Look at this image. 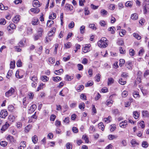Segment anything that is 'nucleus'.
I'll return each mask as SVG.
<instances>
[{
  "instance_id": "f257e3e1",
  "label": "nucleus",
  "mask_w": 149,
  "mask_h": 149,
  "mask_svg": "<svg viewBox=\"0 0 149 149\" xmlns=\"http://www.w3.org/2000/svg\"><path fill=\"white\" fill-rule=\"evenodd\" d=\"M108 40L106 38H102L98 42V45L99 47L102 48H105L108 45Z\"/></svg>"
},
{
  "instance_id": "f03ea898",
  "label": "nucleus",
  "mask_w": 149,
  "mask_h": 149,
  "mask_svg": "<svg viewBox=\"0 0 149 149\" xmlns=\"http://www.w3.org/2000/svg\"><path fill=\"white\" fill-rule=\"evenodd\" d=\"M15 92V89L12 87H11L8 91L6 93L5 95L6 97H9L13 94Z\"/></svg>"
},
{
  "instance_id": "7ed1b4c3",
  "label": "nucleus",
  "mask_w": 149,
  "mask_h": 149,
  "mask_svg": "<svg viewBox=\"0 0 149 149\" xmlns=\"http://www.w3.org/2000/svg\"><path fill=\"white\" fill-rule=\"evenodd\" d=\"M144 5H145L144 13L146 14L147 12V10H148L149 8L148 0H145L144 2Z\"/></svg>"
},
{
  "instance_id": "20e7f679",
  "label": "nucleus",
  "mask_w": 149,
  "mask_h": 149,
  "mask_svg": "<svg viewBox=\"0 0 149 149\" xmlns=\"http://www.w3.org/2000/svg\"><path fill=\"white\" fill-rule=\"evenodd\" d=\"M91 45L90 44L86 45L83 48V52L84 53H86L89 52L90 50V47Z\"/></svg>"
},
{
  "instance_id": "39448f33",
  "label": "nucleus",
  "mask_w": 149,
  "mask_h": 149,
  "mask_svg": "<svg viewBox=\"0 0 149 149\" xmlns=\"http://www.w3.org/2000/svg\"><path fill=\"white\" fill-rule=\"evenodd\" d=\"M8 115V113L7 111L5 110H1L0 113V117L2 118H5Z\"/></svg>"
},
{
  "instance_id": "423d86ee",
  "label": "nucleus",
  "mask_w": 149,
  "mask_h": 149,
  "mask_svg": "<svg viewBox=\"0 0 149 149\" xmlns=\"http://www.w3.org/2000/svg\"><path fill=\"white\" fill-rule=\"evenodd\" d=\"M32 4L34 7H40L41 4L40 3L39 1L38 0H35L33 1Z\"/></svg>"
},
{
  "instance_id": "0eeeda50",
  "label": "nucleus",
  "mask_w": 149,
  "mask_h": 149,
  "mask_svg": "<svg viewBox=\"0 0 149 149\" xmlns=\"http://www.w3.org/2000/svg\"><path fill=\"white\" fill-rule=\"evenodd\" d=\"M20 19V16L19 15H16L13 19V22L15 23H18Z\"/></svg>"
},
{
  "instance_id": "6e6552de",
  "label": "nucleus",
  "mask_w": 149,
  "mask_h": 149,
  "mask_svg": "<svg viewBox=\"0 0 149 149\" xmlns=\"http://www.w3.org/2000/svg\"><path fill=\"white\" fill-rule=\"evenodd\" d=\"M15 117L13 115H11L9 116L8 118V121L10 123H11L15 120Z\"/></svg>"
},
{
  "instance_id": "1a4fd4ad",
  "label": "nucleus",
  "mask_w": 149,
  "mask_h": 149,
  "mask_svg": "<svg viewBox=\"0 0 149 149\" xmlns=\"http://www.w3.org/2000/svg\"><path fill=\"white\" fill-rule=\"evenodd\" d=\"M36 106L35 104L32 105L29 109V113H30L34 112L36 108Z\"/></svg>"
},
{
  "instance_id": "9d476101",
  "label": "nucleus",
  "mask_w": 149,
  "mask_h": 149,
  "mask_svg": "<svg viewBox=\"0 0 149 149\" xmlns=\"http://www.w3.org/2000/svg\"><path fill=\"white\" fill-rule=\"evenodd\" d=\"M29 79L31 82H38V79L37 76L31 75L29 77Z\"/></svg>"
},
{
  "instance_id": "9b49d317",
  "label": "nucleus",
  "mask_w": 149,
  "mask_h": 149,
  "mask_svg": "<svg viewBox=\"0 0 149 149\" xmlns=\"http://www.w3.org/2000/svg\"><path fill=\"white\" fill-rule=\"evenodd\" d=\"M39 23V20L36 17L33 18L31 22L32 24L33 25H37Z\"/></svg>"
},
{
  "instance_id": "f8f14e48",
  "label": "nucleus",
  "mask_w": 149,
  "mask_h": 149,
  "mask_svg": "<svg viewBox=\"0 0 149 149\" xmlns=\"http://www.w3.org/2000/svg\"><path fill=\"white\" fill-rule=\"evenodd\" d=\"M6 139L7 140H9L10 142L12 143H15V140L13 137L10 135H8L6 137Z\"/></svg>"
},
{
  "instance_id": "ddd939ff",
  "label": "nucleus",
  "mask_w": 149,
  "mask_h": 149,
  "mask_svg": "<svg viewBox=\"0 0 149 149\" xmlns=\"http://www.w3.org/2000/svg\"><path fill=\"white\" fill-rule=\"evenodd\" d=\"M10 125L8 122H6L5 124L3 126L1 129V130L2 131H5L9 127Z\"/></svg>"
},
{
  "instance_id": "4468645a",
  "label": "nucleus",
  "mask_w": 149,
  "mask_h": 149,
  "mask_svg": "<svg viewBox=\"0 0 149 149\" xmlns=\"http://www.w3.org/2000/svg\"><path fill=\"white\" fill-rule=\"evenodd\" d=\"M127 121L126 120L123 121L120 123L119 124V126L123 128H125L126 126Z\"/></svg>"
},
{
  "instance_id": "2eb2a0df",
  "label": "nucleus",
  "mask_w": 149,
  "mask_h": 149,
  "mask_svg": "<svg viewBox=\"0 0 149 149\" xmlns=\"http://www.w3.org/2000/svg\"><path fill=\"white\" fill-rule=\"evenodd\" d=\"M56 31V29L53 28L49 32L48 34V36L49 37H51L53 36V35L54 33Z\"/></svg>"
},
{
  "instance_id": "dca6fc26",
  "label": "nucleus",
  "mask_w": 149,
  "mask_h": 149,
  "mask_svg": "<svg viewBox=\"0 0 149 149\" xmlns=\"http://www.w3.org/2000/svg\"><path fill=\"white\" fill-rule=\"evenodd\" d=\"M138 18V15L137 13H134L131 15V18L134 20L137 19Z\"/></svg>"
},
{
  "instance_id": "f3484780",
  "label": "nucleus",
  "mask_w": 149,
  "mask_h": 149,
  "mask_svg": "<svg viewBox=\"0 0 149 149\" xmlns=\"http://www.w3.org/2000/svg\"><path fill=\"white\" fill-rule=\"evenodd\" d=\"M16 28L15 25L13 23L10 24L9 26L7 27V29L8 31H10V29H14Z\"/></svg>"
},
{
  "instance_id": "a211bd4d",
  "label": "nucleus",
  "mask_w": 149,
  "mask_h": 149,
  "mask_svg": "<svg viewBox=\"0 0 149 149\" xmlns=\"http://www.w3.org/2000/svg\"><path fill=\"white\" fill-rule=\"evenodd\" d=\"M118 137V136L117 135L110 134L109 135L108 138L109 140H112L113 139H117Z\"/></svg>"
},
{
  "instance_id": "6ab92c4d",
  "label": "nucleus",
  "mask_w": 149,
  "mask_h": 149,
  "mask_svg": "<svg viewBox=\"0 0 149 149\" xmlns=\"http://www.w3.org/2000/svg\"><path fill=\"white\" fill-rule=\"evenodd\" d=\"M65 8L68 10H70L71 11L72 10V6L69 4H66L65 6Z\"/></svg>"
},
{
  "instance_id": "aec40b11",
  "label": "nucleus",
  "mask_w": 149,
  "mask_h": 149,
  "mask_svg": "<svg viewBox=\"0 0 149 149\" xmlns=\"http://www.w3.org/2000/svg\"><path fill=\"white\" fill-rule=\"evenodd\" d=\"M119 82L120 84L124 85L126 83V81L125 79H123L122 78H121L119 79Z\"/></svg>"
},
{
  "instance_id": "412c9836",
  "label": "nucleus",
  "mask_w": 149,
  "mask_h": 149,
  "mask_svg": "<svg viewBox=\"0 0 149 149\" xmlns=\"http://www.w3.org/2000/svg\"><path fill=\"white\" fill-rule=\"evenodd\" d=\"M31 10L32 12L34 13H38L40 12V9L37 8H33L31 9Z\"/></svg>"
},
{
  "instance_id": "4be33fe9",
  "label": "nucleus",
  "mask_w": 149,
  "mask_h": 149,
  "mask_svg": "<svg viewBox=\"0 0 149 149\" xmlns=\"http://www.w3.org/2000/svg\"><path fill=\"white\" fill-rule=\"evenodd\" d=\"M32 140L34 143L35 144L36 143L38 140V138L37 136L36 135H35L34 136L32 137Z\"/></svg>"
},
{
  "instance_id": "5701e85b",
  "label": "nucleus",
  "mask_w": 149,
  "mask_h": 149,
  "mask_svg": "<svg viewBox=\"0 0 149 149\" xmlns=\"http://www.w3.org/2000/svg\"><path fill=\"white\" fill-rule=\"evenodd\" d=\"M133 115L135 119H137L139 116V113L137 111H134L133 113Z\"/></svg>"
},
{
  "instance_id": "b1692460",
  "label": "nucleus",
  "mask_w": 149,
  "mask_h": 149,
  "mask_svg": "<svg viewBox=\"0 0 149 149\" xmlns=\"http://www.w3.org/2000/svg\"><path fill=\"white\" fill-rule=\"evenodd\" d=\"M114 81V80L111 77L109 78L108 79V85H110L113 84Z\"/></svg>"
},
{
  "instance_id": "393cba45",
  "label": "nucleus",
  "mask_w": 149,
  "mask_h": 149,
  "mask_svg": "<svg viewBox=\"0 0 149 149\" xmlns=\"http://www.w3.org/2000/svg\"><path fill=\"white\" fill-rule=\"evenodd\" d=\"M101 15L103 16L107 15L108 14L107 11L104 9H102L100 12Z\"/></svg>"
},
{
  "instance_id": "a878e982",
  "label": "nucleus",
  "mask_w": 149,
  "mask_h": 149,
  "mask_svg": "<svg viewBox=\"0 0 149 149\" xmlns=\"http://www.w3.org/2000/svg\"><path fill=\"white\" fill-rule=\"evenodd\" d=\"M43 29L41 28H39L37 30V34L39 35L42 36V33L43 32Z\"/></svg>"
},
{
  "instance_id": "bb28decb",
  "label": "nucleus",
  "mask_w": 149,
  "mask_h": 149,
  "mask_svg": "<svg viewBox=\"0 0 149 149\" xmlns=\"http://www.w3.org/2000/svg\"><path fill=\"white\" fill-rule=\"evenodd\" d=\"M63 72V69H61L58 70H56L55 71V73L56 75H59L62 74Z\"/></svg>"
},
{
  "instance_id": "cd10ccee",
  "label": "nucleus",
  "mask_w": 149,
  "mask_h": 149,
  "mask_svg": "<svg viewBox=\"0 0 149 149\" xmlns=\"http://www.w3.org/2000/svg\"><path fill=\"white\" fill-rule=\"evenodd\" d=\"M115 30V29L113 26L111 27L108 29V31H110L111 34H114V33Z\"/></svg>"
},
{
  "instance_id": "c85d7f7f",
  "label": "nucleus",
  "mask_w": 149,
  "mask_h": 149,
  "mask_svg": "<svg viewBox=\"0 0 149 149\" xmlns=\"http://www.w3.org/2000/svg\"><path fill=\"white\" fill-rule=\"evenodd\" d=\"M53 80L56 82H58L60 81L61 79V78L59 77H53L52 78Z\"/></svg>"
},
{
  "instance_id": "c756f323",
  "label": "nucleus",
  "mask_w": 149,
  "mask_h": 149,
  "mask_svg": "<svg viewBox=\"0 0 149 149\" xmlns=\"http://www.w3.org/2000/svg\"><path fill=\"white\" fill-rule=\"evenodd\" d=\"M8 6H5L2 3H0V9L2 10H7L8 9Z\"/></svg>"
},
{
  "instance_id": "7c9ffc66",
  "label": "nucleus",
  "mask_w": 149,
  "mask_h": 149,
  "mask_svg": "<svg viewBox=\"0 0 149 149\" xmlns=\"http://www.w3.org/2000/svg\"><path fill=\"white\" fill-rule=\"evenodd\" d=\"M31 127L32 126L30 125L27 126L25 128V132L26 133L28 132L31 128Z\"/></svg>"
},
{
  "instance_id": "2f4dec72",
  "label": "nucleus",
  "mask_w": 149,
  "mask_h": 149,
  "mask_svg": "<svg viewBox=\"0 0 149 149\" xmlns=\"http://www.w3.org/2000/svg\"><path fill=\"white\" fill-rule=\"evenodd\" d=\"M54 23V21L52 20H48L47 21V26L49 27H51Z\"/></svg>"
},
{
  "instance_id": "473e14b6",
  "label": "nucleus",
  "mask_w": 149,
  "mask_h": 149,
  "mask_svg": "<svg viewBox=\"0 0 149 149\" xmlns=\"http://www.w3.org/2000/svg\"><path fill=\"white\" fill-rule=\"evenodd\" d=\"M65 76V80L67 81H70L73 79V76H70L68 75H66Z\"/></svg>"
},
{
  "instance_id": "72a5a7b5",
  "label": "nucleus",
  "mask_w": 149,
  "mask_h": 149,
  "mask_svg": "<svg viewBox=\"0 0 149 149\" xmlns=\"http://www.w3.org/2000/svg\"><path fill=\"white\" fill-rule=\"evenodd\" d=\"M132 5V2L131 1H127L125 4V5L126 7H131Z\"/></svg>"
},
{
  "instance_id": "f704fd0d",
  "label": "nucleus",
  "mask_w": 149,
  "mask_h": 149,
  "mask_svg": "<svg viewBox=\"0 0 149 149\" xmlns=\"http://www.w3.org/2000/svg\"><path fill=\"white\" fill-rule=\"evenodd\" d=\"M24 40H21L18 44V45L20 47H23L24 46Z\"/></svg>"
},
{
  "instance_id": "c9c22d12",
  "label": "nucleus",
  "mask_w": 149,
  "mask_h": 149,
  "mask_svg": "<svg viewBox=\"0 0 149 149\" xmlns=\"http://www.w3.org/2000/svg\"><path fill=\"white\" fill-rule=\"evenodd\" d=\"M111 118V116H109L107 118H104V120L105 123H108L111 121L110 119Z\"/></svg>"
},
{
  "instance_id": "e433bc0d",
  "label": "nucleus",
  "mask_w": 149,
  "mask_h": 149,
  "mask_svg": "<svg viewBox=\"0 0 149 149\" xmlns=\"http://www.w3.org/2000/svg\"><path fill=\"white\" fill-rule=\"evenodd\" d=\"M98 126L99 129L103 131L104 130V126L102 123H100L98 124Z\"/></svg>"
},
{
  "instance_id": "4c0bfd02",
  "label": "nucleus",
  "mask_w": 149,
  "mask_h": 149,
  "mask_svg": "<svg viewBox=\"0 0 149 149\" xmlns=\"http://www.w3.org/2000/svg\"><path fill=\"white\" fill-rule=\"evenodd\" d=\"M93 84V81H89L85 84V86L86 87L92 86Z\"/></svg>"
},
{
  "instance_id": "58836bf2",
  "label": "nucleus",
  "mask_w": 149,
  "mask_h": 149,
  "mask_svg": "<svg viewBox=\"0 0 149 149\" xmlns=\"http://www.w3.org/2000/svg\"><path fill=\"white\" fill-rule=\"evenodd\" d=\"M84 88V86L82 85H81L79 86L77 88V91L78 92H80L81 90H83Z\"/></svg>"
},
{
  "instance_id": "ea45409f",
  "label": "nucleus",
  "mask_w": 149,
  "mask_h": 149,
  "mask_svg": "<svg viewBox=\"0 0 149 149\" xmlns=\"http://www.w3.org/2000/svg\"><path fill=\"white\" fill-rule=\"evenodd\" d=\"M133 95L134 97L135 98H139L140 97V95L137 92L134 91L133 93Z\"/></svg>"
},
{
  "instance_id": "a19ab883",
  "label": "nucleus",
  "mask_w": 149,
  "mask_h": 149,
  "mask_svg": "<svg viewBox=\"0 0 149 149\" xmlns=\"http://www.w3.org/2000/svg\"><path fill=\"white\" fill-rule=\"evenodd\" d=\"M56 14L55 13H53L52 14H51L49 17L50 19H53L56 17Z\"/></svg>"
},
{
  "instance_id": "79ce46f5",
  "label": "nucleus",
  "mask_w": 149,
  "mask_h": 149,
  "mask_svg": "<svg viewBox=\"0 0 149 149\" xmlns=\"http://www.w3.org/2000/svg\"><path fill=\"white\" fill-rule=\"evenodd\" d=\"M133 36L138 40H140L141 38V37L138 34L134 33L133 34Z\"/></svg>"
},
{
  "instance_id": "37998d69",
  "label": "nucleus",
  "mask_w": 149,
  "mask_h": 149,
  "mask_svg": "<svg viewBox=\"0 0 149 149\" xmlns=\"http://www.w3.org/2000/svg\"><path fill=\"white\" fill-rule=\"evenodd\" d=\"M131 143L133 146H135L136 145H138L139 144L134 139H132L131 141Z\"/></svg>"
},
{
  "instance_id": "c03bdc74",
  "label": "nucleus",
  "mask_w": 149,
  "mask_h": 149,
  "mask_svg": "<svg viewBox=\"0 0 149 149\" xmlns=\"http://www.w3.org/2000/svg\"><path fill=\"white\" fill-rule=\"evenodd\" d=\"M71 45V44L70 42H68L66 44H64V46L66 49L69 48Z\"/></svg>"
},
{
  "instance_id": "a18cd8bd",
  "label": "nucleus",
  "mask_w": 149,
  "mask_h": 149,
  "mask_svg": "<svg viewBox=\"0 0 149 149\" xmlns=\"http://www.w3.org/2000/svg\"><path fill=\"white\" fill-rule=\"evenodd\" d=\"M79 107L81 109H84L85 108V104L84 103H80L79 106Z\"/></svg>"
},
{
  "instance_id": "49530a36",
  "label": "nucleus",
  "mask_w": 149,
  "mask_h": 149,
  "mask_svg": "<svg viewBox=\"0 0 149 149\" xmlns=\"http://www.w3.org/2000/svg\"><path fill=\"white\" fill-rule=\"evenodd\" d=\"M143 115L144 117H148V111H143Z\"/></svg>"
},
{
  "instance_id": "de8ad7c7",
  "label": "nucleus",
  "mask_w": 149,
  "mask_h": 149,
  "mask_svg": "<svg viewBox=\"0 0 149 149\" xmlns=\"http://www.w3.org/2000/svg\"><path fill=\"white\" fill-rule=\"evenodd\" d=\"M95 80L97 82L99 81H100V75L99 74H96V76L95 77Z\"/></svg>"
},
{
  "instance_id": "09e8293b",
  "label": "nucleus",
  "mask_w": 149,
  "mask_h": 149,
  "mask_svg": "<svg viewBox=\"0 0 149 149\" xmlns=\"http://www.w3.org/2000/svg\"><path fill=\"white\" fill-rule=\"evenodd\" d=\"M112 111L113 113L116 115L119 114V113L118 109H117L112 110Z\"/></svg>"
},
{
  "instance_id": "8fccbe9b",
  "label": "nucleus",
  "mask_w": 149,
  "mask_h": 149,
  "mask_svg": "<svg viewBox=\"0 0 149 149\" xmlns=\"http://www.w3.org/2000/svg\"><path fill=\"white\" fill-rule=\"evenodd\" d=\"M85 26H81L80 29V32L81 33L83 34L84 33Z\"/></svg>"
},
{
  "instance_id": "3c124183",
  "label": "nucleus",
  "mask_w": 149,
  "mask_h": 149,
  "mask_svg": "<svg viewBox=\"0 0 149 149\" xmlns=\"http://www.w3.org/2000/svg\"><path fill=\"white\" fill-rule=\"evenodd\" d=\"M15 61H11L10 64V68L14 69L15 66Z\"/></svg>"
},
{
  "instance_id": "603ef678",
  "label": "nucleus",
  "mask_w": 149,
  "mask_h": 149,
  "mask_svg": "<svg viewBox=\"0 0 149 149\" xmlns=\"http://www.w3.org/2000/svg\"><path fill=\"white\" fill-rule=\"evenodd\" d=\"M0 145L3 147L6 146L7 144V142L5 141H2L0 143Z\"/></svg>"
},
{
  "instance_id": "864d4df0",
  "label": "nucleus",
  "mask_w": 149,
  "mask_h": 149,
  "mask_svg": "<svg viewBox=\"0 0 149 149\" xmlns=\"http://www.w3.org/2000/svg\"><path fill=\"white\" fill-rule=\"evenodd\" d=\"M125 61L123 59H120V60L119 66L122 67L125 63Z\"/></svg>"
},
{
  "instance_id": "5fc2aeb1",
  "label": "nucleus",
  "mask_w": 149,
  "mask_h": 149,
  "mask_svg": "<svg viewBox=\"0 0 149 149\" xmlns=\"http://www.w3.org/2000/svg\"><path fill=\"white\" fill-rule=\"evenodd\" d=\"M42 80L44 81H46L48 79V78L46 76H44L41 77Z\"/></svg>"
},
{
  "instance_id": "6e6d98bb",
  "label": "nucleus",
  "mask_w": 149,
  "mask_h": 149,
  "mask_svg": "<svg viewBox=\"0 0 149 149\" xmlns=\"http://www.w3.org/2000/svg\"><path fill=\"white\" fill-rule=\"evenodd\" d=\"M61 125V122L60 121L58 120H56L55 122V125L57 127H59Z\"/></svg>"
},
{
  "instance_id": "4d7b16f0",
  "label": "nucleus",
  "mask_w": 149,
  "mask_h": 149,
  "mask_svg": "<svg viewBox=\"0 0 149 149\" xmlns=\"http://www.w3.org/2000/svg\"><path fill=\"white\" fill-rule=\"evenodd\" d=\"M142 146L144 148H147L148 146V144L146 141H143L142 142Z\"/></svg>"
},
{
  "instance_id": "13d9d810",
  "label": "nucleus",
  "mask_w": 149,
  "mask_h": 149,
  "mask_svg": "<svg viewBox=\"0 0 149 149\" xmlns=\"http://www.w3.org/2000/svg\"><path fill=\"white\" fill-rule=\"evenodd\" d=\"M49 61L50 63L53 64L55 62V60L52 57H51L49 58Z\"/></svg>"
},
{
  "instance_id": "bf43d9fd",
  "label": "nucleus",
  "mask_w": 149,
  "mask_h": 149,
  "mask_svg": "<svg viewBox=\"0 0 149 149\" xmlns=\"http://www.w3.org/2000/svg\"><path fill=\"white\" fill-rule=\"evenodd\" d=\"M74 26V24L73 22H72L68 24V27L70 29L73 28Z\"/></svg>"
},
{
  "instance_id": "052dcab7",
  "label": "nucleus",
  "mask_w": 149,
  "mask_h": 149,
  "mask_svg": "<svg viewBox=\"0 0 149 149\" xmlns=\"http://www.w3.org/2000/svg\"><path fill=\"white\" fill-rule=\"evenodd\" d=\"M82 139L85 140L86 143H88L89 141L88 138L86 135H83L82 136Z\"/></svg>"
},
{
  "instance_id": "680f3d73",
  "label": "nucleus",
  "mask_w": 149,
  "mask_h": 149,
  "mask_svg": "<svg viewBox=\"0 0 149 149\" xmlns=\"http://www.w3.org/2000/svg\"><path fill=\"white\" fill-rule=\"evenodd\" d=\"M121 76L123 77L124 79H125L128 77V74L126 72H123Z\"/></svg>"
},
{
  "instance_id": "e2e57ef3",
  "label": "nucleus",
  "mask_w": 149,
  "mask_h": 149,
  "mask_svg": "<svg viewBox=\"0 0 149 149\" xmlns=\"http://www.w3.org/2000/svg\"><path fill=\"white\" fill-rule=\"evenodd\" d=\"M99 23L101 26H104L106 25L105 22L103 20L100 21Z\"/></svg>"
},
{
  "instance_id": "0e129e2a",
  "label": "nucleus",
  "mask_w": 149,
  "mask_h": 149,
  "mask_svg": "<svg viewBox=\"0 0 149 149\" xmlns=\"http://www.w3.org/2000/svg\"><path fill=\"white\" fill-rule=\"evenodd\" d=\"M111 128L110 129V131L111 132L113 131L116 129V125L114 124H112L111 125Z\"/></svg>"
},
{
  "instance_id": "69168bd1",
  "label": "nucleus",
  "mask_w": 149,
  "mask_h": 149,
  "mask_svg": "<svg viewBox=\"0 0 149 149\" xmlns=\"http://www.w3.org/2000/svg\"><path fill=\"white\" fill-rule=\"evenodd\" d=\"M130 55L131 56H133L134 55V51L133 49H131L129 50Z\"/></svg>"
},
{
  "instance_id": "338daca9",
  "label": "nucleus",
  "mask_w": 149,
  "mask_h": 149,
  "mask_svg": "<svg viewBox=\"0 0 149 149\" xmlns=\"http://www.w3.org/2000/svg\"><path fill=\"white\" fill-rule=\"evenodd\" d=\"M66 147L67 149H72V148L71 144L69 143H68L66 144Z\"/></svg>"
},
{
  "instance_id": "774afa93",
  "label": "nucleus",
  "mask_w": 149,
  "mask_h": 149,
  "mask_svg": "<svg viewBox=\"0 0 149 149\" xmlns=\"http://www.w3.org/2000/svg\"><path fill=\"white\" fill-rule=\"evenodd\" d=\"M117 43L119 45H121L123 44V41L121 40H118L117 41Z\"/></svg>"
}]
</instances>
